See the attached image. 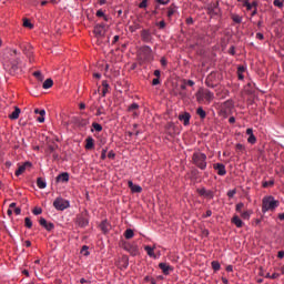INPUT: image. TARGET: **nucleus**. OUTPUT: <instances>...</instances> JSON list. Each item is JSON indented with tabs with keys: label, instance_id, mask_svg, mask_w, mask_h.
Returning a JSON list of instances; mask_svg holds the SVG:
<instances>
[{
	"label": "nucleus",
	"instance_id": "1",
	"mask_svg": "<svg viewBox=\"0 0 284 284\" xmlns=\"http://www.w3.org/2000/svg\"><path fill=\"white\" fill-rule=\"evenodd\" d=\"M19 54V51L12 48L4 49L1 54L3 68L10 72V74H17L19 70V65L21 64V60L18 58Z\"/></svg>",
	"mask_w": 284,
	"mask_h": 284
},
{
	"label": "nucleus",
	"instance_id": "2",
	"mask_svg": "<svg viewBox=\"0 0 284 284\" xmlns=\"http://www.w3.org/2000/svg\"><path fill=\"white\" fill-rule=\"evenodd\" d=\"M280 202L274 199L272 195L264 196L262 199V212L266 214V212H274L276 207H278Z\"/></svg>",
	"mask_w": 284,
	"mask_h": 284
},
{
	"label": "nucleus",
	"instance_id": "3",
	"mask_svg": "<svg viewBox=\"0 0 284 284\" xmlns=\"http://www.w3.org/2000/svg\"><path fill=\"white\" fill-rule=\"evenodd\" d=\"M192 163L199 168V170H205L207 168V155L201 151L194 152Z\"/></svg>",
	"mask_w": 284,
	"mask_h": 284
},
{
	"label": "nucleus",
	"instance_id": "4",
	"mask_svg": "<svg viewBox=\"0 0 284 284\" xmlns=\"http://www.w3.org/2000/svg\"><path fill=\"white\" fill-rule=\"evenodd\" d=\"M139 59L141 61H152L154 59V55H152V48L150 45H144L139 50Z\"/></svg>",
	"mask_w": 284,
	"mask_h": 284
},
{
	"label": "nucleus",
	"instance_id": "5",
	"mask_svg": "<svg viewBox=\"0 0 284 284\" xmlns=\"http://www.w3.org/2000/svg\"><path fill=\"white\" fill-rule=\"evenodd\" d=\"M53 207H55L59 212H63V210H68V207H70V201L63 197H57L53 201Z\"/></svg>",
	"mask_w": 284,
	"mask_h": 284
},
{
	"label": "nucleus",
	"instance_id": "6",
	"mask_svg": "<svg viewBox=\"0 0 284 284\" xmlns=\"http://www.w3.org/2000/svg\"><path fill=\"white\" fill-rule=\"evenodd\" d=\"M75 223L79 227H88L90 220H88V211H84L77 215Z\"/></svg>",
	"mask_w": 284,
	"mask_h": 284
},
{
	"label": "nucleus",
	"instance_id": "7",
	"mask_svg": "<svg viewBox=\"0 0 284 284\" xmlns=\"http://www.w3.org/2000/svg\"><path fill=\"white\" fill-rule=\"evenodd\" d=\"M140 37L143 43H152V41H154V37L152 36V31L150 29H143L140 32Z\"/></svg>",
	"mask_w": 284,
	"mask_h": 284
},
{
	"label": "nucleus",
	"instance_id": "8",
	"mask_svg": "<svg viewBox=\"0 0 284 284\" xmlns=\"http://www.w3.org/2000/svg\"><path fill=\"white\" fill-rule=\"evenodd\" d=\"M123 250H125V252H130L132 256H136L139 254V246L134 243H130V242L124 243Z\"/></svg>",
	"mask_w": 284,
	"mask_h": 284
},
{
	"label": "nucleus",
	"instance_id": "9",
	"mask_svg": "<svg viewBox=\"0 0 284 284\" xmlns=\"http://www.w3.org/2000/svg\"><path fill=\"white\" fill-rule=\"evenodd\" d=\"M165 132L169 136H176V134H179V129H176L174 122H168L165 124Z\"/></svg>",
	"mask_w": 284,
	"mask_h": 284
},
{
	"label": "nucleus",
	"instance_id": "10",
	"mask_svg": "<svg viewBox=\"0 0 284 284\" xmlns=\"http://www.w3.org/2000/svg\"><path fill=\"white\" fill-rule=\"evenodd\" d=\"M197 99H204L205 101H207V103H212V101H214V93L210 90L199 92Z\"/></svg>",
	"mask_w": 284,
	"mask_h": 284
},
{
	"label": "nucleus",
	"instance_id": "11",
	"mask_svg": "<svg viewBox=\"0 0 284 284\" xmlns=\"http://www.w3.org/2000/svg\"><path fill=\"white\" fill-rule=\"evenodd\" d=\"M70 123H72V125H75L77 128H85V125H88V121L80 116H72Z\"/></svg>",
	"mask_w": 284,
	"mask_h": 284
},
{
	"label": "nucleus",
	"instance_id": "12",
	"mask_svg": "<svg viewBox=\"0 0 284 284\" xmlns=\"http://www.w3.org/2000/svg\"><path fill=\"white\" fill-rule=\"evenodd\" d=\"M108 31L105 23H100L94 27L95 37H105V32Z\"/></svg>",
	"mask_w": 284,
	"mask_h": 284
},
{
	"label": "nucleus",
	"instance_id": "13",
	"mask_svg": "<svg viewBox=\"0 0 284 284\" xmlns=\"http://www.w3.org/2000/svg\"><path fill=\"white\" fill-rule=\"evenodd\" d=\"M39 224L47 230V232H52L54 230V223L48 222L45 217H40Z\"/></svg>",
	"mask_w": 284,
	"mask_h": 284
},
{
	"label": "nucleus",
	"instance_id": "14",
	"mask_svg": "<svg viewBox=\"0 0 284 284\" xmlns=\"http://www.w3.org/2000/svg\"><path fill=\"white\" fill-rule=\"evenodd\" d=\"M213 169L216 170L219 176H225L227 174V170H225V164L223 163H215Z\"/></svg>",
	"mask_w": 284,
	"mask_h": 284
},
{
	"label": "nucleus",
	"instance_id": "15",
	"mask_svg": "<svg viewBox=\"0 0 284 284\" xmlns=\"http://www.w3.org/2000/svg\"><path fill=\"white\" fill-rule=\"evenodd\" d=\"M160 270L164 274V276H169L170 272H174V267L170 266L168 263H160L159 264Z\"/></svg>",
	"mask_w": 284,
	"mask_h": 284
},
{
	"label": "nucleus",
	"instance_id": "16",
	"mask_svg": "<svg viewBox=\"0 0 284 284\" xmlns=\"http://www.w3.org/2000/svg\"><path fill=\"white\" fill-rule=\"evenodd\" d=\"M128 185L131 190V192L135 193V194H141L143 192V187H141V185L139 184H134V182L129 181Z\"/></svg>",
	"mask_w": 284,
	"mask_h": 284
},
{
	"label": "nucleus",
	"instance_id": "17",
	"mask_svg": "<svg viewBox=\"0 0 284 284\" xmlns=\"http://www.w3.org/2000/svg\"><path fill=\"white\" fill-rule=\"evenodd\" d=\"M100 230L103 232V234H108L112 230V224L108 222V220H103L100 224Z\"/></svg>",
	"mask_w": 284,
	"mask_h": 284
},
{
	"label": "nucleus",
	"instance_id": "18",
	"mask_svg": "<svg viewBox=\"0 0 284 284\" xmlns=\"http://www.w3.org/2000/svg\"><path fill=\"white\" fill-rule=\"evenodd\" d=\"M197 194H200V196H205L206 199H214V192L207 191L205 187L197 189Z\"/></svg>",
	"mask_w": 284,
	"mask_h": 284
},
{
	"label": "nucleus",
	"instance_id": "19",
	"mask_svg": "<svg viewBox=\"0 0 284 284\" xmlns=\"http://www.w3.org/2000/svg\"><path fill=\"white\" fill-rule=\"evenodd\" d=\"M57 183H68L70 181V173L63 172L59 174L55 179Z\"/></svg>",
	"mask_w": 284,
	"mask_h": 284
},
{
	"label": "nucleus",
	"instance_id": "20",
	"mask_svg": "<svg viewBox=\"0 0 284 284\" xmlns=\"http://www.w3.org/2000/svg\"><path fill=\"white\" fill-rule=\"evenodd\" d=\"M190 119H192V115L187 112L179 115V121H183V125L186 126L190 125Z\"/></svg>",
	"mask_w": 284,
	"mask_h": 284
},
{
	"label": "nucleus",
	"instance_id": "21",
	"mask_svg": "<svg viewBox=\"0 0 284 284\" xmlns=\"http://www.w3.org/2000/svg\"><path fill=\"white\" fill-rule=\"evenodd\" d=\"M27 168H32V163L26 162L23 165H20L16 171V176H21L26 172Z\"/></svg>",
	"mask_w": 284,
	"mask_h": 284
},
{
	"label": "nucleus",
	"instance_id": "22",
	"mask_svg": "<svg viewBox=\"0 0 284 284\" xmlns=\"http://www.w3.org/2000/svg\"><path fill=\"white\" fill-rule=\"evenodd\" d=\"M20 114H21V109H19V106H14V111L11 114H9V119L11 121H17V119H19Z\"/></svg>",
	"mask_w": 284,
	"mask_h": 284
},
{
	"label": "nucleus",
	"instance_id": "23",
	"mask_svg": "<svg viewBox=\"0 0 284 284\" xmlns=\"http://www.w3.org/2000/svg\"><path fill=\"white\" fill-rule=\"evenodd\" d=\"M231 223H233V225H235V227H243V225H244L243 220H241V217H239V215H234L231 220Z\"/></svg>",
	"mask_w": 284,
	"mask_h": 284
},
{
	"label": "nucleus",
	"instance_id": "24",
	"mask_svg": "<svg viewBox=\"0 0 284 284\" xmlns=\"http://www.w3.org/2000/svg\"><path fill=\"white\" fill-rule=\"evenodd\" d=\"M94 148V138L88 136L85 139V150H92Z\"/></svg>",
	"mask_w": 284,
	"mask_h": 284
},
{
	"label": "nucleus",
	"instance_id": "25",
	"mask_svg": "<svg viewBox=\"0 0 284 284\" xmlns=\"http://www.w3.org/2000/svg\"><path fill=\"white\" fill-rule=\"evenodd\" d=\"M144 250L151 258H156V254H154L155 246H144Z\"/></svg>",
	"mask_w": 284,
	"mask_h": 284
},
{
	"label": "nucleus",
	"instance_id": "26",
	"mask_svg": "<svg viewBox=\"0 0 284 284\" xmlns=\"http://www.w3.org/2000/svg\"><path fill=\"white\" fill-rule=\"evenodd\" d=\"M52 85H54V81H52V79H47L43 82L42 88H43V90H50V88H52Z\"/></svg>",
	"mask_w": 284,
	"mask_h": 284
},
{
	"label": "nucleus",
	"instance_id": "27",
	"mask_svg": "<svg viewBox=\"0 0 284 284\" xmlns=\"http://www.w3.org/2000/svg\"><path fill=\"white\" fill-rule=\"evenodd\" d=\"M37 186L39 187V190H45V187H48V183H45V181H43V179L38 178Z\"/></svg>",
	"mask_w": 284,
	"mask_h": 284
},
{
	"label": "nucleus",
	"instance_id": "28",
	"mask_svg": "<svg viewBox=\"0 0 284 284\" xmlns=\"http://www.w3.org/2000/svg\"><path fill=\"white\" fill-rule=\"evenodd\" d=\"M252 213H253L252 210H248V211H244V212L240 213V215L244 221H250Z\"/></svg>",
	"mask_w": 284,
	"mask_h": 284
},
{
	"label": "nucleus",
	"instance_id": "29",
	"mask_svg": "<svg viewBox=\"0 0 284 284\" xmlns=\"http://www.w3.org/2000/svg\"><path fill=\"white\" fill-rule=\"evenodd\" d=\"M124 239L126 240L134 239V231L132 229H126L124 232Z\"/></svg>",
	"mask_w": 284,
	"mask_h": 284
},
{
	"label": "nucleus",
	"instance_id": "30",
	"mask_svg": "<svg viewBox=\"0 0 284 284\" xmlns=\"http://www.w3.org/2000/svg\"><path fill=\"white\" fill-rule=\"evenodd\" d=\"M196 114L197 116H200V119H205V116H207V113L205 112V110H203V106L197 108Z\"/></svg>",
	"mask_w": 284,
	"mask_h": 284
},
{
	"label": "nucleus",
	"instance_id": "31",
	"mask_svg": "<svg viewBox=\"0 0 284 284\" xmlns=\"http://www.w3.org/2000/svg\"><path fill=\"white\" fill-rule=\"evenodd\" d=\"M102 97H105L108 94V90H110V84L106 82V80L102 81Z\"/></svg>",
	"mask_w": 284,
	"mask_h": 284
},
{
	"label": "nucleus",
	"instance_id": "32",
	"mask_svg": "<svg viewBox=\"0 0 284 284\" xmlns=\"http://www.w3.org/2000/svg\"><path fill=\"white\" fill-rule=\"evenodd\" d=\"M232 108H234V102H232V100H227L223 103L224 110H232Z\"/></svg>",
	"mask_w": 284,
	"mask_h": 284
},
{
	"label": "nucleus",
	"instance_id": "33",
	"mask_svg": "<svg viewBox=\"0 0 284 284\" xmlns=\"http://www.w3.org/2000/svg\"><path fill=\"white\" fill-rule=\"evenodd\" d=\"M232 21H234V23H242L243 22V17L239 16V14H232L231 16Z\"/></svg>",
	"mask_w": 284,
	"mask_h": 284
},
{
	"label": "nucleus",
	"instance_id": "34",
	"mask_svg": "<svg viewBox=\"0 0 284 284\" xmlns=\"http://www.w3.org/2000/svg\"><path fill=\"white\" fill-rule=\"evenodd\" d=\"M140 29H141V24H139L136 22H134L133 24H131L129 27L130 32H136V30H140Z\"/></svg>",
	"mask_w": 284,
	"mask_h": 284
},
{
	"label": "nucleus",
	"instance_id": "35",
	"mask_svg": "<svg viewBox=\"0 0 284 284\" xmlns=\"http://www.w3.org/2000/svg\"><path fill=\"white\" fill-rule=\"evenodd\" d=\"M211 265L214 272H219V270H221V263H219V261H213Z\"/></svg>",
	"mask_w": 284,
	"mask_h": 284
},
{
	"label": "nucleus",
	"instance_id": "36",
	"mask_svg": "<svg viewBox=\"0 0 284 284\" xmlns=\"http://www.w3.org/2000/svg\"><path fill=\"white\" fill-rule=\"evenodd\" d=\"M92 128L93 130H95V132H102L103 131V126L97 122L92 123Z\"/></svg>",
	"mask_w": 284,
	"mask_h": 284
},
{
	"label": "nucleus",
	"instance_id": "37",
	"mask_svg": "<svg viewBox=\"0 0 284 284\" xmlns=\"http://www.w3.org/2000/svg\"><path fill=\"white\" fill-rule=\"evenodd\" d=\"M245 206V204H243V202H240L236 204L235 206V211L239 212V214L243 213V207Z\"/></svg>",
	"mask_w": 284,
	"mask_h": 284
},
{
	"label": "nucleus",
	"instance_id": "38",
	"mask_svg": "<svg viewBox=\"0 0 284 284\" xmlns=\"http://www.w3.org/2000/svg\"><path fill=\"white\" fill-rule=\"evenodd\" d=\"M33 77H36L38 81H43V73H41V71L33 72Z\"/></svg>",
	"mask_w": 284,
	"mask_h": 284
},
{
	"label": "nucleus",
	"instance_id": "39",
	"mask_svg": "<svg viewBox=\"0 0 284 284\" xmlns=\"http://www.w3.org/2000/svg\"><path fill=\"white\" fill-rule=\"evenodd\" d=\"M88 250L89 247L87 245L82 246L81 254H83V256H90V251Z\"/></svg>",
	"mask_w": 284,
	"mask_h": 284
},
{
	"label": "nucleus",
	"instance_id": "40",
	"mask_svg": "<svg viewBox=\"0 0 284 284\" xmlns=\"http://www.w3.org/2000/svg\"><path fill=\"white\" fill-rule=\"evenodd\" d=\"M43 213V209L41 207H34L32 210V214H34V216H39V214H42Z\"/></svg>",
	"mask_w": 284,
	"mask_h": 284
},
{
	"label": "nucleus",
	"instance_id": "41",
	"mask_svg": "<svg viewBox=\"0 0 284 284\" xmlns=\"http://www.w3.org/2000/svg\"><path fill=\"white\" fill-rule=\"evenodd\" d=\"M24 225L28 227V230H30L32 227V220H30V217H26Z\"/></svg>",
	"mask_w": 284,
	"mask_h": 284
},
{
	"label": "nucleus",
	"instance_id": "42",
	"mask_svg": "<svg viewBox=\"0 0 284 284\" xmlns=\"http://www.w3.org/2000/svg\"><path fill=\"white\" fill-rule=\"evenodd\" d=\"M272 185H274V180L263 182L262 187H272Z\"/></svg>",
	"mask_w": 284,
	"mask_h": 284
},
{
	"label": "nucleus",
	"instance_id": "43",
	"mask_svg": "<svg viewBox=\"0 0 284 284\" xmlns=\"http://www.w3.org/2000/svg\"><path fill=\"white\" fill-rule=\"evenodd\" d=\"M174 12H176V10L173 7H170L166 13L169 19H172V17L174 16Z\"/></svg>",
	"mask_w": 284,
	"mask_h": 284
},
{
	"label": "nucleus",
	"instance_id": "44",
	"mask_svg": "<svg viewBox=\"0 0 284 284\" xmlns=\"http://www.w3.org/2000/svg\"><path fill=\"white\" fill-rule=\"evenodd\" d=\"M247 143H251V145H254L256 143V135H248Z\"/></svg>",
	"mask_w": 284,
	"mask_h": 284
},
{
	"label": "nucleus",
	"instance_id": "45",
	"mask_svg": "<svg viewBox=\"0 0 284 284\" xmlns=\"http://www.w3.org/2000/svg\"><path fill=\"white\" fill-rule=\"evenodd\" d=\"M23 27H24V28H30V30H32V28H34V26L31 24V23H30V20H28V19H24V20H23Z\"/></svg>",
	"mask_w": 284,
	"mask_h": 284
},
{
	"label": "nucleus",
	"instance_id": "46",
	"mask_svg": "<svg viewBox=\"0 0 284 284\" xmlns=\"http://www.w3.org/2000/svg\"><path fill=\"white\" fill-rule=\"evenodd\" d=\"M105 159H108V148L102 149L101 153V160L105 161Z\"/></svg>",
	"mask_w": 284,
	"mask_h": 284
},
{
	"label": "nucleus",
	"instance_id": "47",
	"mask_svg": "<svg viewBox=\"0 0 284 284\" xmlns=\"http://www.w3.org/2000/svg\"><path fill=\"white\" fill-rule=\"evenodd\" d=\"M95 16L97 17H103L104 21H108V18H106L105 13L103 12V10H98Z\"/></svg>",
	"mask_w": 284,
	"mask_h": 284
},
{
	"label": "nucleus",
	"instance_id": "48",
	"mask_svg": "<svg viewBox=\"0 0 284 284\" xmlns=\"http://www.w3.org/2000/svg\"><path fill=\"white\" fill-rule=\"evenodd\" d=\"M128 110H129V112H132L134 110H139V104L138 103H132L131 105H129Z\"/></svg>",
	"mask_w": 284,
	"mask_h": 284
},
{
	"label": "nucleus",
	"instance_id": "49",
	"mask_svg": "<svg viewBox=\"0 0 284 284\" xmlns=\"http://www.w3.org/2000/svg\"><path fill=\"white\" fill-rule=\"evenodd\" d=\"M227 196L229 199H234L235 194H236V189L230 190L227 191Z\"/></svg>",
	"mask_w": 284,
	"mask_h": 284
},
{
	"label": "nucleus",
	"instance_id": "50",
	"mask_svg": "<svg viewBox=\"0 0 284 284\" xmlns=\"http://www.w3.org/2000/svg\"><path fill=\"white\" fill-rule=\"evenodd\" d=\"M235 148L237 152H245V145L241 143H237Z\"/></svg>",
	"mask_w": 284,
	"mask_h": 284
},
{
	"label": "nucleus",
	"instance_id": "51",
	"mask_svg": "<svg viewBox=\"0 0 284 284\" xmlns=\"http://www.w3.org/2000/svg\"><path fill=\"white\" fill-rule=\"evenodd\" d=\"M273 6H275V8H283V1H281V0H274V1H273Z\"/></svg>",
	"mask_w": 284,
	"mask_h": 284
},
{
	"label": "nucleus",
	"instance_id": "52",
	"mask_svg": "<svg viewBox=\"0 0 284 284\" xmlns=\"http://www.w3.org/2000/svg\"><path fill=\"white\" fill-rule=\"evenodd\" d=\"M243 7L246 8L247 11L252 10V3L248 0H245Z\"/></svg>",
	"mask_w": 284,
	"mask_h": 284
},
{
	"label": "nucleus",
	"instance_id": "53",
	"mask_svg": "<svg viewBox=\"0 0 284 284\" xmlns=\"http://www.w3.org/2000/svg\"><path fill=\"white\" fill-rule=\"evenodd\" d=\"M57 148H59V146H58V145H49V146H48V152H49L50 154H52L53 152L57 151Z\"/></svg>",
	"mask_w": 284,
	"mask_h": 284
},
{
	"label": "nucleus",
	"instance_id": "54",
	"mask_svg": "<svg viewBox=\"0 0 284 284\" xmlns=\"http://www.w3.org/2000/svg\"><path fill=\"white\" fill-rule=\"evenodd\" d=\"M156 26H159L160 30H163L165 28V20L160 21L159 23H156Z\"/></svg>",
	"mask_w": 284,
	"mask_h": 284
},
{
	"label": "nucleus",
	"instance_id": "55",
	"mask_svg": "<svg viewBox=\"0 0 284 284\" xmlns=\"http://www.w3.org/2000/svg\"><path fill=\"white\" fill-rule=\"evenodd\" d=\"M101 114H105V112H103V106L97 110L95 116H101Z\"/></svg>",
	"mask_w": 284,
	"mask_h": 284
},
{
	"label": "nucleus",
	"instance_id": "56",
	"mask_svg": "<svg viewBox=\"0 0 284 284\" xmlns=\"http://www.w3.org/2000/svg\"><path fill=\"white\" fill-rule=\"evenodd\" d=\"M139 8H148V0H142V2L139 4Z\"/></svg>",
	"mask_w": 284,
	"mask_h": 284
},
{
	"label": "nucleus",
	"instance_id": "57",
	"mask_svg": "<svg viewBox=\"0 0 284 284\" xmlns=\"http://www.w3.org/2000/svg\"><path fill=\"white\" fill-rule=\"evenodd\" d=\"M255 37H256V39H258L260 41H263V40L265 39V36H263V33H261V32H257Z\"/></svg>",
	"mask_w": 284,
	"mask_h": 284
},
{
	"label": "nucleus",
	"instance_id": "58",
	"mask_svg": "<svg viewBox=\"0 0 284 284\" xmlns=\"http://www.w3.org/2000/svg\"><path fill=\"white\" fill-rule=\"evenodd\" d=\"M210 216H212V210H207L205 215H203V219H210Z\"/></svg>",
	"mask_w": 284,
	"mask_h": 284
},
{
	"label": "nucleus",
	"instance_id": "59",
	"mask_svg": "<svg viewBox=\"0 0 284 284\" xmlns=\"http://www.w3.org/2000/svg\"><path fill=\"white\" fill-rule=\"evenodd\" d=\"M116 154L114 153V151H110L108 153V159H115Z\"/></svg>",
	"mask_w": 284,
	"mask_h": 284
},
{
	"label": "nucleus",
	"instance_id": "60",
	"mask_svg": "<svg viewBox=\"0 0 284 284\" xmlns=\"http://www.w3.org/2000/svg\"><path fill=\"white\" fill-rule=\"evenodd\" d=\"M246 134H247L248 136L254 135V130H253L252 128L246 129Z\"/></svg>",
	"mask_w": 284,
	"mask_h": 284
},
{
	"label": "nucleus",
	"instance_id": "61",
	"mask_svg": "<svg viewBox=\"0 0 284 284\" xmlns=\"http://www.w3.org/2000/svg\"><path fill=\"white\" fill-rule=\"evenodd\" d=\"M159 83H161V80H159V78H154L152 80V85H159Z\"/></svg>",
	"mask_w": 284,
	"mask_h": 284
},
{
	"label": "nucleus",
	"instance_id": "62",
	"mask_svg": "<svg viewBox=\"0 0 284 284\" xmlns=\"http://www.w3.org/2000/svg\"><path fill=\"white\" fill-rule=\"evenodd\" d=\"M205 85H206L207 88H214V84H213L212 82H210V79H206Z\"/></svg>",
	"mask_w": 284,
	"mask_h": 284
},
{
	"label": "nucleus",
	"instance_id": "63",
	"mask_svg": "<svg viewBox=\"0 0 284 284\" xmlns=\"http://www.w3.org/2000/svg\"><path fill=\"white\" fill-rule=\"evenodd\" d=\"M161 65H162L163 68H165V65H168V60H166L165 58H162V59H161Z\"/></svg>",
	"mask_w": 284,
	"mask_h": 284
},
{
	"label": "nucleus",
	"instance_id": "64",
	"mask_svg": "<svg viewBox=\"0 0 284 284\" xmlns=\"http://www.w3.org/2000/svg\"><path fill=\"white\" fill-rule=\"evenodd\" d=\"M277 257H280V258H284V251H278V253H277Z\"/></svg>",
	"mask_w": 284,
	"mask_h": 284
}]
</instances>
